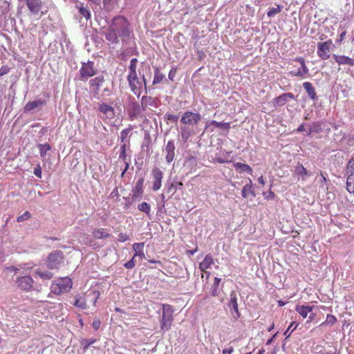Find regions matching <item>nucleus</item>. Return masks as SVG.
<instances>
[{
    "label": "nucleus",
    "instance_id": "obj_1",
    "mask_svg": "<svg viewBox=\"0 0 354 354\" xmlns=\"http://www.w3.org/2000/svg\"><path fill=\"white\" fill-rule=\"evenodd\" d=\"M105 39L112 44L127 42L131 37L132 30L128 19L123 16L115 17L103 32Z\"/></svg>",
    "mask_w": 354,
    "mask_h": 354
},
{
    "label": "nucleus",
    "instance_id": "obj_2",
    "mask_svg": "<svg viewBox=\"0 0 354 354\" xmlns=\"http://www.w3.org/2000/svg\"><path fill=\"white\" fill-rule=\"evenodd\" d=\"M137 64L138 59L136 58H133L130 61V64L129 66V74L127 76V80L129 82V87L133 93L138 97H139L142 91V86H144L146 88V80L145 77L142 76V80H140L137 75Z\"/></svg>",
    "mask_w": 354,
    "mask_h": 354
},
{
    "label": "nucleus",
    "instance_id": "obj_3",
    "mask_svg": "<svg viewBox=\"0 0 354 354\" xmlns=\"http://www.w3.org/2000/svg\"><path fill=\"white\" fill-rule=\"evenodd\" d=\"M100 292L97 290L91 291L88 294H84L82 295H77L73 302V306L81 309L86 310L88 306L87 302L89 301L92 304V306L95 307L96 303L100 297Z\"/></svg>",
    "mask_w": 354,
    "mask_h": 354
},
{
    "label": "nucleus",
    "instance_id": "obj_4",
    "mask_svg": "<svg viewBox=\"0 0 354 354\" xmlns=\"http://www.w3.org/2000/svg\"><path fill=\"white\" fill-rule=\"evenodd\" d=\"M72 285L70 277H62L51 284L50 290L55 295H61L68 292L72 288Z\"/></svg>",
    "mask_w": 354,
    "mask_h": 354
},
{
    "label": "nucleus",
    "instance_id": "obj_5",
    "mask_svg": "<svg viewBox=\"0 0 354 354\" xmlns=\"http://www.w3.org/2000/svg\"><path fill=\"white\" fill-rule=\"evenodd\" d=\"M173 308L169 304H163L162 315L160 321V328L162 331H167L171 328L174 317Z\"/></svg>",
    "mask_w": 354,
    "mask_h": 354
},
{
    "label": "nucleus",
    "instance_id": "obj_6",
    "mask_svg": "<svg viewBox=\"0 0 354 354\" xmlns=\"http://www.w3.org/2000/svg\"><path fill=\"white\" fill-rule=\"evenodd\" d=\"M99 116L105 122H109L115 118V110L113 106L104 102L97 104Z\"/></svg>",
    "mask_w": 354,
    "mask_h": 354
},
{
    "label": "nucleus",
    "instance_id": "obj_7",
    "mask_svg": "<svg viewBox=\"0 0 354 354\" xmlns=\"http://www.w3.org/2000/svg\"><path fill=\"white\" fill-rule=\"evenodd\" d=\"M201 118V115L199 113L187 111L183 114L180 122L185 125L194 127L199 124Z\"/></svg>",
    "mask_w": 354,
    "mask_h": 354
},
{
    "label": "nucleus",
    "instance_id": "obj_8",
    "mask_svg": "<svg viewBox=\"0 0 354 354\" xmlns=\"http://www.w3.org/2000/svg\"><path fill=\"white\" fill-rule=\"evenodd\" d=\"M93 64V62L82 63V66L79 71L81 80L86 81L89 77L95 75L96 71L94 68Z\"/></svg>",
    "mask_w": 354,
    "mask_h": 354
},
{
    "label": "nucleus",
    "instance_id": "obj_9",
    "mask_svg": "<svg viewBox=\"0 0 354 354\" xmlns=\"http://www.w3.org/2000/svg\"><path fill=\"white\" fill-rule=\"evenodd\" d=\"M25 2L32 15L42 16L47 12V10L45 12L41 10L43 8V2L41 0H25Z\"/></svg>",
    "mask_w": 354,
    "mask_h": 354
},
{
    "label": "nucleus",
    "instance_id": "obj_10",
    "mask_svg": "<svg viewBox=\"0 0 354 354\" xmlns=\"http://www.w3.org/2000/svg\"><path fill=\"white\" fill-rule=\"evenodd\" d=\"M152 189L154 192L159 190L162 187V180L163 178V172L157 167H154L151 170Z\"/></svg>",
    "mask_w": 354,
    "mask_h": 354
},
{
    "label": "nucleus",
    "instance_id": "obj_11",
    "mask_svg": "<svg viewBox=\"0 0 354 354\" xmlns=\"http://www.w3.org/2000/svg\"><path fill=\"white\" fill-rule=\"evenodd\" d=\"M333 44L332 40L329 39L325 42H319L317 44V55L324 60L330 57V46Z\"/></svg>",
    "mask_w": 354,
    "mask_h": 354
},
{
    "label": "nucleus",
    "instance_id": "obj_12",
    "mask_svg": "<svg viewBox=\"0 0 354 354\" xmlns=\"http://www.w3.org/2000/svg\"><path fill=\"white\" fill-rule=\"evenodd\" d=\"M62 252L55 251L50 254L48 257L47 266L50 269L57 268L62 261Z\"/></svg>",
    "mask_w": 354,
    "mask_h": 354
},
{
    "label": "nucleus",
    "instance_id": "obj_13",
    "mask_svg": "<svg viewBox=\"0 0 354 354\" xmlns=\"http://www.w3.org/2000/svg\"><path fill=\"white\" fill-rule=\"evenodd\" d=\"M16 283L20 289L30 291L33 287L34 281L30 276H23L17 279Z\"/></svg>",
    "mask_w": 354,
    "mask_h": 354
},
{
    "label": "nucleus",
    "instance_id": "obj_14",
    "mask_svg": "<svg viewBox=\"0 0 354 354\" xmlns=\"http://www.w3.org/2000/svg\"><path fill=\"white\" fill-rule=\"evenodd\" d=\"M145 179L144 178H140L136 183L135 186L131 191V198L133 201H136L142 197L143 195V185Z\"/></svg>",
    "mask_w": 354,
    "mask_h": 354
},
{
    "label": "nucleus",
    "instance_id": "obj_15",
    "mask_svg": "<svg viewBox=\"0 0 354 354\" xmlns=\"http://www.w3.org/2000/svg\"><path fill=\"white\" fill-rule=\"evenodd\" d=\"M294 174L297 176V180L302 181H305L311 176V173L300 162H297L295 166Z\"/></svg>",
    "mask_w": 354,
    "mask_h": 354
},
{
    "label": "nucleus",
    "instance_id": "obj_16",
    "mask_svg": "<svg viewBox=\"0 0 354 354\" xmlns=\"http://www.w3.org/2000/svg\"><path fill=\"white\" fill-rule=\"evenodd\" d=\"M104 82V77L102 75L96 77L90 81V86L91 88L93 96L97 99L100 98V88Z\"/></svg>",
    "mask_w": 354,
    "mask_h": 354
},
{
    "label": "nucleus",
    "instance_id": "obj_17",
    "mask_svg": "<svg viewBox=\"0 0 354 354\" xmlns=\"http://www.w3.org/2000/svg\"><path fill=\"white\" fill-rule=\"evenodd\" d=\"M176 146L174 140L167 142L164 151L166 153L165 160L167 163L171 162L175 157Z\"/></svg>",
    "mask_w": 354,
    "mask_h": 354
},
{
    "label": "nucleus",
    "instance_id": "obj_18",
    "mask_svg": "<svg viewBox=\"0 0 354 354\" xmlns=\"http://www.w3.org/2000/svg\"><path fill=\"white\" fill-rule=\"evenodd\" d=\"M295 95L292 93H285L276 97L273 100V104L274 106H281L286 104L290 100L294 99Z\"/></svg>",
    "mask_w": 354,
    "mask_h": 354
},
{
    "label": "nucleus",
    "instance_id": "obj_19",
    "mask_svg": "<svg viewBox=\"0 0 354 354\" xmlns=\"http://www.w3.org/2000/svg\"><path fill=\"white\" fill-rule=\"evenodd\" d=\"M141 108L140 104L136 102H132L127 110L128 116L130 120H134L138 115H140Z\"/></svg>",
    "mask_w": 354,
    "mask_h": 354
},
{
    "label": "nucleus",
    "instance_id": "obj_20",
    "mask_svg": "<svg viewBox=\"0 0 354 354\" xmlns=\"http://www.w3.org/2000/svg\"><path fill=\"white\" fill-rule=\"evenodd\" d=\"M46 101L42 99H39L37 100L30 101L28 102L24 107V111L25 113L30 112V111L37 109L41 108L46 104Z\"/></svg>",
    "mask_w": 354,
    "mask_h": 354
},
{
    "label": "nucleus",
    "instance_id": "obj_21",
    "mask_svg": "<svg viewBox=\"0 0 354 354\" xmlns=\"http://www.w3.org/2000/svg\"><path fill=\"white\" fill-rule=\"evenodd\" d=\"M214 263V259L210 254H207L203 261L199 263V269L202 272H207V270Z\"/></svg>",
    "mask_w": 354,
    "mask_h": 354
},
{
    "label": "nucleus",
    "instance_id": "obj_22",
    "mask_svg": "<svg viewBox=\"0 0 354 354\" xmlns=\"http://www.w3.org/2000/svg\"><path fill=\"white\" fill-rule=\"evenodd\" d=\"M333 59L339 65H349L354 66V59L346 55H333Z\"/></svg>",
    "mask_w": 354,
    "mask_h": 354
},
{
    "label": "nucleus",
    "instance_id": "obj_23",
    "mask_svg": "<svg viewBox=\"0 0 354 354\" xmlns=\"http://www.w3.org/2000/svg\"><path fill=\"white\" fill-rule=\"evenodd\" d=\"M221 282V278H218L217 277H215L214 278L213 283H212L210 287V292L212 296L218 297L220 295L222 290V287H220Z\"/></svg>",
    "mask_w": 354,
    "mask_h": 354
},
{
    "label": "nucleus",
    "instance_id": "obj_24",
    "mask_svg": "<svg viewBox=\"0 0 354 354\" xmlns=\"http://www.w3.org/2000/svg\"><path fill=\"white\" fill-rule=\"evenodd\" d=\"M129 147V145H127V144H122L120 145V155H119V158L122 160L124 163H125V169H124V171H122V176H124V173L126 172V171L129 169V162L127 161V148Z\"/></svg>",
    "mask_w": 354,
    "mask_h": 354
},
{
    "label": "nucleus",
    "instance_id": "obj_25",
    "mask_svg": "<svg viewBox=\"0 0 354 354\" xmlns=\"http://www.w3.org/2000/svg\"><path fill=\"white\" fill-rule=\"evenodd\" d=\"M314 307L306 305H297L295 307V310L304 319L308 317V315L313 311Z\"/></svg>",
    "mask_w": 354,
    "mask_h": 354
},
{
    "label": "nucleus",
    "instance_id": "obj_26",
    "mask_svg": "<svg viewBox=\"0 0 354 354\" xmlns=\"http://www.w3.org/2000/svg\"><path fill=\"white\" fill-rule=\"evenodd\" d=\"M132 129V126L129 125L128 128L123 129L120 132V140L122 144H127L130 145V137Z\"/></svg>",
    "mask_w": 354,
    "mask_h": 354
},
{
    "label": "nucleus",
    "instance_id": "obj_27",
    "mask_svg": "<svg viewBox=\"0 0 354 354\" xmlns=\"http://www.w3.org/2000/svg\"><path fill=\"white\" fill-rule=\"evenodd\" d=\"M303 87L306 90V93H308L309 97L313 100H315L317 99V93L315 91V89L313 84L309 82H306L303 84Z\"/></svg>",
    "mask_w": 354,
    "mask_h": 354
},
{
    "label": "nucleus",
    "instance_id": "obj_28",
    "mask_svg": "<svg viewBox=\"0 0 354 354\" xmlns=\"http://www.w3.org/2000/svg\"><path fill=\"white\" fill-rule=\"evenodd\" d=\"M149 106H156V99L150 96H143L141 99V107L145 111Z\"/></svg>",
    "mask_w": 354,
    "mask_h": 354
},
{
    "label": "nucleus",
    "instance_id": "obj_29",
    "mask_svg": "<svg viewBox=\"0 0 354 354\" xmlns=\"http://www.w3.org/2000/svg\"><path fill=\"white\" fill-rule=\"evenodd\" d=\"M234 167L239 172H246L250 174H252L253 170L250 166L247 164L241 162H236L234 164Z\"/></svg>",
    "mask_w": 354,
    "mask_h": 354
},
{
    "label": "nucleus",
    "instance_id": "obj_30",
    "mask_svg": "<svg viewBox=\"0 0 354 354\" xmlns=\"http://www.w3.org/2000/svg\"><path fill=\"white\" fill-rule=\"evenodd\" d=\"M209 126H214L217 128H221V129H225L227 131L230 129V122H217L215 120H212V121L209 122L206 124L205 129H207L208 128V127H209Z\"/></svg>",
    "mask_w": 354,
    "mask_h": 354
},
{
    "label": "nucleus",
    "instance_id": "obj_31",
    "mask_svg": "<svg viewBox=\"0 0 354 354\" xmlns=\"http://www.w3.org/2000/svg\"><path fill=\"white\" fill-rule=\"evenodd\" d=\"M76 8H78L82 17L85 18L86 20H88L91 18L90 10L87 7L84 6L83 3H80L79 5L76 6Z\"/></svg>",
    "mask_w": 354,
    "mask_h": 354
},
{
    "label": "nucleus",
    "instance_id": "obj_32",
    "mask_svg": "<svg viewBox=\"0 0 354 354\" xmlns=\"http://www.w3.org/2000/svg\"><path fill=\"white\" fill-rule=\"evenodd\" d=\"M252 182L251 179H249V183L245 185L242 189V196L243 198H247L250 194L252 196H255V194L252 188Z\"/></svg>",
    "mask_w": 354,
    "mask_h": 354
},
{
    "label": "nucleus",
    "instance_id": "obj_33",
    "mask_svg": "<svg viewBox=\"0 0 354 354\" xmlns=\"http://www.w3.org/2000/svg\"><path fill=\"white\" fill-rule=\"evenodd\" d=\"M93 236L95 239H102L109 237L110 234L106 232L104 229H95L93 232Z\"/></svg>",
    "mask_w": 354,
    "mask_h": 354
},
{
    "label": "nucleus",
    "instance_id": "obj_34",
    "mask_svg": "<svg viewBox=\"0 0 354 354\" xmlns=\"http://www.w3.org/2000/svg\"><path fill=\"white\" fill-rule=\"evenodd\" d=\"M346 189L350 193L354 194V174H348L346 179Z\"/></svg>",
    "mask_w": 354,
    "mask_h": 354
},
{
    "label": "nucleus",
    "instance_id": "obj_35",
    "mask_svg": "<svg viewBox=\"0 0 354 354\" xmlns=\"http://www.w3.org/2000/svg\"><path fill=\"white\" fill-rule=\"evenodd\" d=\"M165 76L164 75L160 72V71L156 68L154 71V77L153 80V84H159L162 81Z\"/></svg>",
    "mask_w": 354,
    "mask_h": 354
},
{
    "label": "nucleus",
    "instance_id": "obj_36",
    "mask_svg": "<svg viewBox=\"0 0 354 354\" xmlns=\"http://www.w3.org/2000/svg\"><path fill=\"white\" fill-rule=\"evenodd\" d=\"M140 212H145L148 216H150L151 206L147 202H142L138 207Z\"/></svg>",
    "mask_w": 354,
    "mask_h": 354
},
{
    "label": "nucleus",
    "instance_id": "obj_37",
    "mask_svg": "<svg viewBox=\"0 0 354 354\" xmlns=\"http://www.w3.org/2000/svg\"><path fill=\"white\" fill-rule=\"evenodd\" d=\"M337 322V318L335 316L333 315H327L326 321L322 322L319 326V328H322L325 325L329 324V325H334Z\"/></svg>",
    "mask_w": 354,
    "mask_h": 354
},
{
    "label": "nucleus",
    "instance_id": "obj_38",
    "mask_svg": "<svg viewBox=\"0 0 354 354\" xmlns=\"http://www.w3.org/2000/svg\"><path fill=\"white\" fill-rule=\"evenodd\" d=\"M36 274L43 280H50L53 277V274L48 271L37 270Z\"/></svg>",
    "mask_w": 354,
    "mask_h": 354
},
{
    "label": "nucleus",
    "instance_id": "obj_39",
    "mask_svg": "<svg viewBox=\"0 0 354 354\" xmlns=\"http://www.w3.org/2000/svg\"><path fill=\"white\" fill-rule=\"evenodd\" d=\"M180 135L183 140L186 142L192 135V131L188 129L187 127H183L181 128Z\"/></svg>",
    "mask_w": 354,
    "mask_h": 354
},
{
    "label": "nucleus",
    "instance_id": "obj_40",
    "mask_svg": "<svg viewBox=\"0 0 354 354\" xmlns=\"http://www.w3.org/2000/svg\"><path fill=\"white\" fill-rule=\"evenodd\" d=\"M38 148L39 149L40 156L41 157L46 156V154L48 151L51 149V147L49 144H39L38 145Z\"/></svg>",
    "mask_w": 354,
    "mask_h": 354
},
{
    "label": "nucleus",
    "instance_id": "obj_41",
    "mask_svg": "<svg viewBox=\"0 0 354 354\" xmlns=\"http://www.w3.org/2000/svg\"><path fill=\"white\" fill-rule=\"evenodd\" d=\"M282 10V6L280 5H277L275 8H270L269 10L268 11V16L269 17H272L274 16L275 15L281 12Z\"/></svg>",
    "mask_w": 354,
    "mask_h": 354
},
{
    "label": "nucleus",
    "instance_id": "obj_42",
    "mask_svg": "<svg viewBox=\"0 0 354 354\" xmlns=\"http://www.w3.org/2000/svg\"><path fill=\"white\" fill-rule=\"evenodd\" d=\"M230 306H232L233 309L238 313V303L236 295L234 293H232L230 295Z\"/></svg>",
    "mask_w": 354,
    "mask_h": 354
},
{
    "label": "nucleus",
    "instance_id": "obj_43",
    "mask_svg": "<svg viewBox=\"0 0 354 354\" xmlns=\"http://www.w3.org/2000/svg\"><path fill=\"white\" fill-rule=\"evenodd\" d=\"M298 326V324L295 322H292L288 328V329L284 332V335L289 337L291 333L297 328Z\"/></svg>",
    "mask_w": 354,
    "mask_h": 354
},
{
    "label": "nucleus",
    "instance_id": "obj_44",
    "mask_svg": "<svg viewBox=\"0 0 354 354\" xmlns=\"http://www.w3.org/2000/svg\"><path fill=\"white\" fill-rule=\"evenodd\" d=\"M290 74L292 76L298 77H305L307 75H308L307 73H303L302 69L301 68H298L296 71H290Z\"/></svg>",
    "mask_w": 354,
    "mask_h": 354
},
{
    "label": "nucleus",
    "instance_id": "obj_45",
    "mask_svg": "<svg viewBox=\"0 0 354 354\" xmlns=\"http://www.w3.org/2000/svg\"><path fill=\"white\" fill-rule=\"evenodd\" d=\"M165 120H169L173 122H177L178 120V115L172 113H166L164 116Z\"/></svg>",
    "mask_w": 354,
    "mask_h": 354
},
{
    "label": "nucleus",
    "instance_id": "obj_46",
    "mask_svg": "<svg viewBox=\"0 0 354 354\" xmlns=\"http://www.w3.org/2000/svg\"><path fill=\"white\" fill-rule=\"evenodd\" d=\"M354 171V157H353L348 162L346 173L347 174H353Z\"/></svg>",
    "mask_w": 354,
    "mask_h": 354
},
{
    "label": "nucleus",
    "instance_id": "obj_47",
    "mask_svg": "<svg viewBox=\"0 0 354 354\" xmlns=\"http://www.w3.org/2000/svg\"><path fill=\"white\" fill-rule=\"evenodd\" d=\"M145 246V243L143 242L142 243H136L133 245V249L135 251V253H140V252L143 251Z\"/></svg>",
    "mask_w": 354,
    "mask_h": 354
},
{
    "label": "nucleus",
    "instance_id": "obj_48",
    "mask_svg": "<svg viewBox=\"0 0 354 354\" xmlns=\"http://www.w3.org/2000/svg\"><path fill=\"white\" fill-rule=\"evenodd\" d=\"M29 218H30V214L29 212L26 211L23 214L17 217V221L18 222H22L26 219H28Z\"/></svg>",
    "mask_w": 354,
    "mask_h": 354
},
{
    "label": "nucleus",
    "instance_id": "obj_49",
    "mask_svg": "<svg viewBox=\"0 0 354 354\" xmlns=\"http://www.w3.org/2000/svg\"><path fill=\"white\" fill-rule=\"evenodd\" d=\"M322 130V124L320 122H316V123H314L313 127H312V129L310 130V133L311 132H314V133H319L320 131Z\"/></svg>",
    "mask_w": 354,
    "mask_h": 354
},
{
    "label": "nucleus",
    "instance_id": "obj_50",
    "mask_svg": "<svg viewBox=\"0 0 354 354\" xmlns=\"http://www.w3.org/2000/svg\"><path fill=\"white\" fill-rule=\"evenodd\" d=\"M135 266H136V261H135V258H133V257H132V259L131 260H129V261L125 263L124 265V266L127 269H132L135 267Z\"/></svg>",
    "mask_w": 354,
    "mask_h": 354
},
{
    "label": "nucleus",
    "instance_id": "obj_51",
    "mask_svg": "<svg viewBox=\"0 0 354 354\" xmlns=\"http://www.w3.org/2000/svg\"><path fill=\"white\" fill-rule=\"evenodd\" d=\"M176 73H177V69L176 68H172L169 72V75H168L169 79L171 81H174V78L176 75Z\"/></svg>",
    "mask_w": 354,
    "mask_h": 354
},
{
    "label": "nucleus",
    "instance_id": "obj_52",
    "mask_svg": "<svg viewBox=\"0 0 354 354\" xmlns=\"http://www.w3.org/2000/svg\"><path fill=\"white\" fill-rule=\"evenodd\" d=\"M101 325V321L98 318H95L93 323H92V327L94 330H97Z\"/></svg>",
    "mask_w": 354,
    "mask_h": 354
},
{
    "label": "nucleus",
    "instance_id": "obj_53",
    "mask_svg": "<svg viewBox=\"0 0 354 354\" xmlns=\"http://www.w3.org/2000/svg\"><path fill=\"white\" fill-rule=\"evenodd\" d=\"M10 72V67L5 65L0 68V76L8 74Z\"/></svg>",
    "mask_w": 354,
    "mask_h": 354
},
{
    "label": "nucleus",
    "instance_id": "obj_54",
    "mask_svg": "<svg viewBox=\"0 0 354 354\" xmlns=\"http://www.w3.org/2000/svg\"><path fill=\"white\" fill-rule=\"evenodd\" d=\"M129 240V236L127 234L120 233L118 235V241L120 242H125Z\"/></svg>",
    "mask_w": 354,
    "mask_h": 354
},
{
    "label": "nucleus",
    "instance_id": "obj_55",
    "mask_svg": "<svg viewBox=\"0 0 354 354\" xmlns=\"http://www.w3.org/2000/svg\"><path fill=\"white\" fill-rule=\"evenodd\" d=\"M34 174L39 178H41V169L39 165L34 169Z\"/></svg>",
    "mask_w": 354,
    "mask_h": 354
},
{
    "label": "nucleus",
    "instance_id": "obj_56",
    "mask_svg": "<svg viewBox=\"0 0 354 354\" xmlns=\"http://www.w3.org/2000/svg\"><path fill=\"white\" fill-rule=\"evenodd\" d=\"M84 341H85L86 344L84 347V350H86L91 345H92L93 344H94L96 342V339H85Z\"/></svg>",
    "mask_w": 354,
    "mask_h": 354
},
{
    "label": "nucleus",
    "instance_id": "obj_57",
    "mask_svg": "<svg viewBox=\"0 0 354 354\" xmlns=\"http://www.w3.org/2000/svg\"><path fill=\"white\" fill-rule=\"evenodd\" d=\"M233 352H234L233 347H230V348H224L222 351L223 354H232Z\"/></svg>",
    "mask_w": 354,
    "mask_h": 354
},
{
    "label": "nucleus",
    "instance_id": "obj_58",
    "mask_svg": "<svg viewBox=\"0 0 354 354\" xmlns=\"http://www.w3.org/2000/svg\"><path fill=\"white\" fill-rule=\"evenodd\" d=\"M295 61L299 62L300 65H304V64L306 63L305 59L303 57H297Z\"/></svg>",
    "mask_w": 354,
    "mask_h": 354
},
{
    "label": "nucleus",
    "instance_id": "obj_59",
    "mask_svg": "<svg viewBox=\"0 0 354 354\" xmlns=\"http://www.w3.org/2000/svg\"><path fill=\"white\" fill-rule=\"evenodd\" d=\"M137 257H138L140 259H143L144 258H145V253L142 252H140V253L137 252V253H135L134 255L133 256V258H136Z\"/></svg>",
    "mask_w": 354,
    "mask_h": 354
},
{
    "label": "nucleus",
    "instance_id": "obj_60",
    "mask_svg": "<svg viewBox=\"0 0 354 354\" xmlns=\"http://www.w3.org/2000/svg\"><path fill=\"white\" fill-rule=\"evenodd\" d=\"M300 66H301L300 68L302 69L303 73H307L308 75L309 74V69L307 67L306 63H304V65H300Z\"/></svg>",
    "mask_w": 354,
    "mask_h": 354
},
{
    "label": "nucleus",
    "instance_id": "obj_61",
    "mask_svg": "<svg viewBox=\"0 0 354 354\" xmlns=\"http://www.w3.org/2000/svg\"><path fill=\"white\" fill-rule=\"evenodd\" d=\"M327 181V179L326 176L321 172V179H320V184L322 186L324 187V184H326Z\"/></svg>",
    "mask_w": 354,
    "mask_h": 354
},
{
    "label": "nucleus",
    "instance_id": "obj_62",
    "mask_svg": "<svg viewBox=\"0 0 354 354\" xmlns=\"http://www.w3.org/2000/svg\"><path fill=\"white\" fill-rule=\"evenodd\" d=\"M346 35V30L343 31V32L340 34V35H339V39H338V41H338L339 43H342V42L343 41V40L344 39Z\"/></svg>",
    "mask_w": 354,
    "mask_h": 354
},
{
    "label": "nucleus",
    "instance_id": "obj_63",
    "mask_svg": "<svg viewBox=\"0 0 354 354\" xmlns=\"http://www.w3.org/2000/svg\"><path fill=\"white\" fill-rule=\"evenodd\" d=\"M258 182L263 186L265 185V184H266V182H265V180H264V178L263 176H261L260 177L258 178Z\"/></svg>",
    "mask_w": 354,
    "mask_h": 354
},
{
    "label": "nucleus",
    "instance_id": "obj_64",
    "mask_svg": "<svg viewBox=\"0 0 354 354\" xmlns=\"http://www.w3.org/2000/svg\"><path fill=\"white\" fill-rule=\"evenodd\" d=\"M197 251V248L192 250H187L186 253L189 256H193Z\"/></svg>",
    "mask_w": 354,
    "mask_h": 354
}]
</instances>
